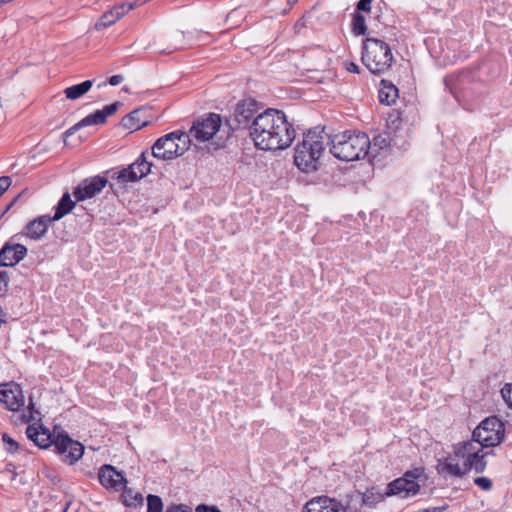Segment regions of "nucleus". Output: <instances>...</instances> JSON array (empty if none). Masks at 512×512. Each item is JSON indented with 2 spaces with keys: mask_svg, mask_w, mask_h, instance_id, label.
<instances>
[{
  "mask_svg": "<svg viewBox=\"0 0 512 512\" xmlns=\"http://www.w3.org/2000/svg\"><path fill=\"white\" fill-rule=\"evenodd\" d=\"M394 60L391 47L383 40L368 37L363 42L362 62L373 74L387 71Z\"/></svg>",
  "mask_w": 512,
  "mask_h": 512,
  "instance_id": "nucleus-4",
  "label": "nucleus"
},
{
  "mask_svg": "<svg viewBox=\"0 0 512 512\" xmlns=\"http://www.w3.org/2000/svg\"><path fill=\"white\" fill-rule=\"evenodd\" d=\"M166 512H193L192 508L186 504H171Z\"/></svg>",
  "mask_w": 512,
  "mask_h": 512,
  "instance_id": "nucleus-39",
  "label": "nucleus"
},
{
  "mask_svg": "<svg viewBox=\"0 0 512 512\" xmlns=\"http://www.w3.org/2000/svg\"><path fill=\"white\" fill-rule=\"evenodd\" d=\"M501 396L506 404L512 409V383L504 385L501 389Z\"/></svg>",
  "mask_w": 512,
  "mask_h": 512,
  "instance_id": "nucleus-36",
  "label": "nucleus"
},
{
  "mask_svg": "<svg viewBox=\"0 0 512 512\" xmlns=\"http://www.w3.org/2000/svg\"><path fill=\"white\" fill-rule=\"evenodd\" d=\"M142 112V109H135L129 114L125 115L121 121L123 127L132 131H136L145 126L147 122L142 120L140 117Z\"/></svg>",
  "mask_w": 512,
  "mask_h": 512,
  "instance_id": "nucleus-25",
  "label": "nucleus"
},
{
  "mask_svg": "<svg viewBox=\"0 0 512 512\" xmlns=\"http://www.w3.org/2000/svg\"><path fill=\"white\" fill-rule=\"evenodd\" d=\"M189 135L181 130L168 133L156 140L152 146L153 157L169 161L182 156L190 147Z\"/></svg>",
  "mask_w": 512,
  "mask_h": 512,
  "instance_id": "nucleus-5",
  "label": "nucleus"
},
{
  "mask_svg": "<svg viewBox=\"0 0 512 512\" xmlns=\"http://www.w3.org/2000/svg\"><path fill=\"white\" fill-rule=\"evenodd\" d=\"M195 512H221L216 506H208L206 504H200L196 507Z\"/></svg>",
  "mask_w": 512,
  "mask_h": 512,
  "instance_id": "nucleus-43",
  "label": "nucleus"
},
{
  "mask_svg": "<svg viewBox=\"0 0 512 512\" xmlns=\"http://www.w3.org/2000/svg\"><path fill=\"white\" fill-rule=\"evenodd\" d=\"M107 184L108 180L103 176L85 178L74 189L73 195L76 201L81 202L100 194Z\"/></svg>",
  "mask_w": 512,
  "mask_h": 512,
  "instance_id": "nucleus-13",
  "label": "nucleus"
},
{
  "mask_svg": "<svg viewBox=\"0 0 512 512\" xmlns=\"http://www.w3.org/2000/svg\"><path fill=\"white\" fill-rule=\"evenodd\" d=\"M184 33L181 31H173L167 34H164L155 41V44L163 45L168 44L166 49H163L162 52L168 50V52H172L174 50L183 49L185 47L184 42Z\"/></svg>",
  "mask_w": 512,
  "mask_h": 512,
  "instance_id": "nucleus-22",
  "label": "nucleus"
},
{
  "mask_svg": "<svg viewBox=\"0 0 512 512\" xmlns=\"http://www.w3.org/2000/svg\"><path fill=\"white\" fill-rule=\"evenodd\" d=\"M371 2L372 0H360L357 3V10L369 12L371 10Z\"/></svg>",
  "mask_w": 512,
  "mask_h": 512,
  "instance_id": "nucleus-44",
  "label": "nucleus"
},
{
  "mask_svg": "<svg viewBox=\"0 0 512 512\" xmlns=\"http://www.w3.org/2000/svg\"><path fill=\"white\" fill-rule=\"evenodd\" d=\"M98 479L103 487L106 489H113L115 491L122 489L126 483V479L123 474L109 464H105L99 469Z\"/></svg>",
  "mask_w": 512,
  "mask_h": 512,
  "instance_id": "nucleus-14",
  "label": "nucleus"
},
{
  "mask_svg": "<svg viewBox=\"0 0 512 512\" xmlns=\"http://www.w3.org/2000/svg\"><path fill=\"white\" fill-rule=\"evenodd\" d=\"M26 254L27 248L22 244H5L0 250V266H15Z\"/></svg>",
  "mask_w": 512,
  "mask_h": 512,
  "instance_id": "nucleus-16",
  "label": "nucleus"
},
{
  "mask_svg": "<svg viewBox=\"0 0 512 512\" xmlns=\"http://www.w3.org/2000/svg\"><path fill=\"white\" fill-rule=\"evenodd\" d=\"M93 86L92 80H86L82 83L72 85L64 89V94L69 100H77L85 95Z\"/></svg>",
  "mask_w": 512,
  "mask_h": 512,
  "instance_id": "nucleus-26",
  "label": "nucleus"
},
{
  "mask_svg": "<svg viewBox=\"0 0 512 512\" xmlns=\"http://www.w3.org/2000/svg\"><path fill=\"white\" fill-rule=\"evenodd\" d=\"M117 180L121 183L136 182L141 179V175L138 173L134 163L126 168H123L117 173Z\"/></svg>",
  "mask_w": 512,
  "mask_h": 512,
  "instance_id": "nucleus-29",
  "label": "nucleus"
},
{
  "mask_svg": "<svg viewBox=\"0 0 512 512\" xmlns=\"http://www.w3.org/2000/svg\"><path fill=\"white\" fill-rule=\"evenodd\" d=\"M8 281V273L6 271H0V296L7 291Z\"/></svg>",
  "mask_w": 512,
  "mask_h": 512,
  "instance_id": "nucleus-40",
  "label": "nucleus"
},
{
  "mask_svg": "<svg viewBox=\"0 0 512 512\" xmlns=\"http://www.w3.org/2000/svg\"><path fill=\"white\" fill-rule=\"evenodd\" d=\"M26 436L41 449L50 447L54 441L50 431L43 426L29 425L26 429Z\"/></svg>",
  "mask_w": 512,
  "mask_h": 512,
  "instance_id": "nucleus-19",
  "label": "nucleus"
},
{
  "mask_svg": "<svg viewBox=\"0 0 512 512\" xmlns=\"http://www.w3.org/2000/svg\"><path fill=\"white\" fill-rule=\"evenodd\" d=\"M134 165L141 175V179L150 173L152 163L147 161L146 153L143 152L134 162Z\"/></svg>",
  "mask_w": 512,
  "mask_h": 512,
  "instance_id": "nucleus-32",
  "label": "nucleus"
},
{
  "mask_svg": "<svg viewBox=\"0 0 512 512\" xmlns=\"http://www.w3.org/2000/svg\"><path fill=\"white\" fill-rule=\"evenodd\" d=\"M385 494L380 493L376 488L367 489L363 494L362 501L365 505L373 506L384 499Z\"/></svg>",
  "mask_w": 512,
  "mask_h": 512,
  "instance_id": "nucleus-30",
  "label": "nucleus"
},
{
  "mask_svg": "<svg viewBox=\"0 0 512 512\" xmlns=\"http://www.w3.org/2000/svg\"><path fill=\"white\" fill-rule=\"evenodd\" d=\"M120 105V102H114L110 105L105 106L101 110H97L96 112L87 115L78 123L67 129L63 134L64 137H69L73 135L75 132H77L79 129L86 126L104 124L107 120V117L113 115L118 110Z\"/></svg>",
  "mask_w": 512,
  "mask_h": 512,
  "instance_id": "nucleus-12",
  "label": "nucleus"
},
{
  "mask_svg": "<svg viewBox=\"0 0 512 512\" xmlns=\"http://www.w3.org/2000/svg\"><path fill=\"white\" fill-rule=\"evenodd\" d=\"M488 453L476 454L475 458H468L464 461L465 474L470 470H474L476 473H483L487 466L485 457Z\"/></svg>",
  "mask_w": 512,
  "mask_h": 512,
  "instance_id": "nucleus-27",
  "label": "nucleus"
},
{
  "mask_svg": "<svg viewBox=\"0 0 512 512\" xmlns=\"http://www.w3.org/2000/svg\"><path fill=\"white\" fill-rule=\"evenodd\" d=\"M2 439L5 444V449L7 452L15 453L18 450V443L14 439H12L8 434H3Z\"/></svg>",
  "mask_w": 512,
  "mask_h": 512,
  "instance_id": "nucleus-35",
  "label": "nucleus"
},
{
  "mask_svg": "<svg viewBox=\"0 0 512 512\" xmlns=\"http://www.w3.org/2000/svg\"><path fill=\"white\" fill-rule=\"evenodd\" d=\"M378 97L380 103L393 105L399 97L398 89L392 82L383 79L380 82Z\"/></svg>",
  "mask_w": 512,
  "mask_h": 512,
  "instance_id": "nucleus-23",
  "label": "nucleus"
},
{
  "mask_svg": "<svg viewBox=\"0 0 512 512\" xmlns=\"http://www.w3.org/2000/svg\"><path fill=\"white\" fill-rule=\"evenodd\" d=\"M390 145V137L387 133H381L373 138L370 148L379 152L380 150L386 149Z\"/></svg>",
  "mask_w": 512,
  "mask_h": 512,
  "instance_id": "nucleus-33",
  "label": "nucleus"
},
{
  "mask_svg": "<svg viewBox=\"0 0 512 512\" xmlns=\"http://www.w3.org/2000/svg\"><path fill=\"white\" fill-rule=\"evenodd\" d=\"M124 505L128 507H139L143 505V496L139 492H134L131 488L123 487L121 494Z\"/></svg>",
  "mask_w": 512,
  "mask_h": 512,
  "instance_id": "nucleus-28",
  "label": "nucleus"
},
{
  "mask_svg": "<svg viewBox=\"0 0 512 512\" xmlns=\"http://www.w3.org/2000/svg\"><path fill=\"white\" fill-rule=\"evenodd\" d=\"M123 81V77L121 75H113L109 78V84L112 86L119 85Z\"/></svg>",
  "mask_w": 512,
  "mask_h": 512,
  "instance_id": "nucleus-47",
  "label": "nucleus"
},
{
  "mask_svg": "<svg viewBox=\"0 0 512 512\" xmlns=\"http://www.w3.org/2000/svg\"><path fill=\"white\" fill-rule=\"evenodd\" d=\"M249 136L261 150H284L295 139V130L283 111L268 108L256 116Z\"/></svg>",
  "mask_w": 512,
  "mask_h": 512,
  "instance_id": "nucleus-1",
  "label": "nucleus"
},
{
  "mask_svg": "<svg viewBox=\"0 0 512 512\" xmlns=\"http://www.w3.org/2000/svg\"><path fill=\"white\" fill-rule=\"evenodd\" d=\"M475 485L485 491H489L492 488V481L487 477H477L474 479Z\"/></svg>",
  "mask_w": 512,
  "mask_h": 512,
  "instance_id": "nucleus-38",
  "label": "nucleus"
},
{
  "mask_svg": "<svg viewBox=\"0 0 512 512\" xmlns=\"http://www.w3.org/2000/svg\"><path fill=\"white\" fill-rule=\"evenodd\" d=\"M458 79L454 76H447L444 78V83L454 97L458 100V93L456 91V83Z\"/></svg>",
  "mask_w": 512,
  "mask_h": 512,
  "instance_id": "nucleus-37",
  "label": "nucleus"
},
{
  "mask_svg": "<svg viewBox=\"0 0 512 512\" xmlns=\"http://www.w3.org/2000/svg\"><path fill=\"white\" fill-rule=\"evenodd\" d=\"M53 445L62 462L68 465L75 464L84 454V445L73 440L65 431L54 437Z\"/></svg>",
  "mask_w": 512,
  "mask_h": 512,
  "instance_id": "nucleus-10",
  "label": "nucleus"
},
{
  "mask_svg": "<svg viewBox=\"0 0 512 512\" xmlns=\"http://www.w3.org/2000/svg\"><path fill=\"white\" fill-rule=\"evenodd\" d=\"M504 435V423L497 416L487 417L472 432L473 439L482 447L498 446Z\"/></svg>",
  "mask_w": 512,
  "mask_h": 512,
  "instance_id": "nucleus-7",
  "label": "nucleus"
},
{
  "mask_svg": "<svg viewBox=\"0 0 512 512\" xmlns=\"http://www.w3.org/2000/svg\"><path fill=\"white\" fill-rule=\"evenodd\" d=\"M0 402L7 410L19 411L25 405L21 385L14 381L0 384Z\"/></svg>",
  "mask_w": 512,
  "mask_h": 512,
  "instance_id": "nucleus-11",
  "label": "nucleus"
},
{
  "mask_svg": "<svg viewBox=\"0 0 512 512\" xmlns=\"http://www.w3.org/2000/svg\"><path fill=\"white\" fill-rule=\"evenodd\" d=\"M447 509H448V504H444V505L438 506V507L425 508V509L421 510V512H443Z\"/></svg>",
  "mask_w": 512,
  "mask_h": 512,
  "instance_id": "nucleus-45",
  "label": "nucleus"
},
{
  "mask_svg": "<svg viewBox=\"0 0 512 512\" xmlns=\"http://www.w3.org/2000/svg\"><path fill=\"white\" fill-rule=\"evenodd\" d=\"M258 112L257 103L253 99H246L239 102L234 111L232 120H226L227 137H230L236 129H248L252 131L253 122Z\"/></svg>",
  "mask_w": 512,
  "mask_h": 512,
  "instance_id": "nucleus-9",
  "label": "nucleus"
},
{
  "mask_svg": "<svg viewBox=\"0 0 512 512\" xmlns=\"http://www.w3.org/2000/svg\"><path fill=\"white\" fill-rule=\"evenodd\" d=\"M12 180L9 176L0 177V194L2 195L11 186Z\"/></svg>",
  "mask_w": 512,
  "mask_h": 512,
  "instance_id": "nucleus-41",
  "label": "nucleus"
},
{
  "mask_svg": "<svg viewBox=\"0 0 512 512\" xmlns=\"http://www.w3.org/2000/svg\"><path fill=\"white\" fill-rule=\"evenodd\" d=\"M76 202L71 199L69 192H65L55 207V214L51 216L52 220L58 221L70 213L75 207Z\"/></svg>",
  "mask_w": 512,
  "mask_h": 512,
  "instance_id": "nucleus-24",
  "label": "nucleus"
},
{
  "mask_svg": "<svg viewBox=\"0 0 512 512\" xmlns=\"http://www.w3.org/2000/svg\"><path fill=\"white\" fill-rule=\"evenodd\" d=\"M457 459L458 457L455 456V454L452 456H447L445 458L439 459L438 463L436 465V471L437 473L444 477H456V478H462L465 474V468L464 464L461 466Z\"/></svg>",
  "mask_w": 512,
  "mask_h": 512,
  "instance_id": "nucleus-15",
  "label": "nucleus"
},
{
  "mask_svg": "<svg viewBox=\"0 0 512 512\" xmlns=\"http://www.w3.org/2000/svg\"><path fill=\"white\" fill-rule=\"evenodd\" d=\"M483 448L473 438L471 441L459 442L453 446V452L456 457L464 458H475L476 454L483 453Z\"/></svg>",
  "mask_w": 512,
  "mask_h": 512,
  "instance_id": "nucleus-20",
  "label": "nucleus"
},
{
  "mask_svg": "<svg viewBox=\"0 0 512 512\" xmlns=\"http://www.w3.org/2000/svg\"><path fill=\"white\" fill-rule=\"evenodd\" d=\"M68 506L64 508L63 512H67Z\"/></svg>",
  "mask_w": 512,
  "mask_h": 512,
  "instance_id": "nucleus-49",
  "label": "nucleus"
},
{
  "mask_svg": "<svg viewBox=\"0 0 512 512\" xmlns=\"http://www.w3.org/2000/svg\"><path fill=\"white\" fill-rule=\"evenodd\" d=\"M54 222L50 215H42L28 222L25 226V235L33 240H39L46 234L49 225Z\"/></svg>",
  "mask_w": 512,
  "mask_h": 512,
  "instance_id": "nucleus-17",
  "label": "nucleus"
},
{
  "mask_svg": "<svg viewBox=\"0 0 512 512\" xmlns=\"http://www.w3.org/2000/svg\"><path fill=\"white\" fill-rule=\"evenodd\" d=\"M344 64H345L347 71L352 72V73H359V67L354 62L346 61Z\"/></svg>",
  "mask_w": 512,
  "mask_h": 512,
  "instance_id": "nucleus-46",
  "label": "nucleus"
},
{
  "mask_svg": "<svg viewBox=\"0 0 512 512\" xmlns=\"http://www.w3.org/2000/svg\"><path fill=\"white\" fill-rule=\"evenodd\" d=\"M341 504L326 496L315 497L308 501L303 512H340Z\"/></svg>",
  "mask_w": 512,
  "mask_h": 512,
  "instance_id": "nucleus-18",
  "label": "nucleus"
},
{
  "mask_svg": "<svg viewBox=\"0 0 512 512\" xmlns=\"http://www.w3.org/2000/svg\"><path fill=\"white\" fill-rule=\"evenodd\" d=\"M423 475V467H417L406 471L402 477L397 478L388 484L385 495H401L402 498H409L417 495L420 491V484L417 482V479Z\"/></svg>",
  "mask_w": 512,
  "mask_h": 512,
  "instance_id": "nucleus-8",
  "label": "nucleus"
},
{
  "mask_svg": "<svg viewBox=\"0 0 512 512\" xmlns=\"http://www.w3.org/2000/svg\"><path fill=\"white\" fill-rule=\"evenodd\" d=\"M370 146L371 141L366 133L345 131L331 138L330 152L335 158L350 162L365 158Z\"/></svg>",
  "mask_w": 512,
  "mask_h": 512,
  "instance_id": "nucleus-2",
  "label": "nucleus"
},
{
  "mask_svg": "<svg viewBox=\"0 0 512 512\" xmlns=\"http://www.w3.org/2000/svg\"><path fill=\"white\" fill-rule=\"evenodd\" d=\"M325 150L323 131L309 130L295 148L294 163L303 172L316 171L320 166V157Z\"/></svg>",
  "mask_w": 512,
  "mask_h": 512,
  "instance_id": "nucleus-3",
  "label": "nucleus"
},
{
  "mask_svg": "<svg viewBox=\"0 0 512 512\" xmlns=\"http://www.w3.org/2000/svg\"><path fill=\"white\" fill-rule=\"evenodd\" d=\"M352 32L356 35H365L367 26L365 24V17L360 13H355L352 19Z\"/></svg>",
  "mask_w": 512,
  "mask_h": 512,
  "instance_id": "nucleus-31",
  "label": "nucleus"
},
{
  "mask_svg": "<svg viewBox=\"0 0 512 512\" xmlns=\"http://www.w3.org/2000/svg\"><path fill=\"white\" fill-rule=\"evenodd\" d=\"M187 134L199 142H206L213 136L223 142L229 138L226 124L222 125V118L216 113H208L196 119Z\"/></svg>",
  "mask_w": 512,
  "mask_h": 512,
  "instance_id": "nucleus-6",
  "label": "nucleus"
},
{
  "mask_svg": "<svg viewBox=\"0 0 512 512\" xmlns=\"http://www.w3.org/2000/svg\"><path fill=\"white\" fill-rule=\"evenodd\" d=\"M127 14L123 4L116 5L109 11L105 12L100 19L95 23V29L96 30H102L105 29L112 24H114L116 21L120 20L122 17H124Z\"/></svg>",
  "mask_w": 512,
  "mask_h": 512,
  "instance_id": "nucleus-21",
  "label": "nucleus"
},
{
  "mask_svg": "<svg viewBox=\"0 0 512 512\" xmlns=\"http://www.w3.org/2000/svg\"><path fill=\"white\" fill-rule=\"evenodd\" d=\"M28 409H29V413L28 414H23L22 415V420L23 422L25 423H28L30 422L31 420L34 419V416H33V411H34V403H33V400L32 398H30V401H29V405H28Z\"/></svg>",
  "mask_w": 512,
  "mask_h": 512,
  "instance_id": "nucleus-42",
  "label": "nucleus"
},
{
  "mask_svg": "<svg viewBox=\"0 0 512 512\" xmlns=\"http://www.w3.org/2000/svg\"><path fill=\"white\" fill-rule=\"evenodd\" d=\"M147 512H163L162 499L153 494L147 496Z\"/></svg>",
  "mask_w": 512,
  "mask_h": 512,
  "instance_id": "nucleus-34",
  "label": "nucleus"
},
{
  "mask_svg": "<svg viewBox=\"0 0 512 512\" xmlns=\"http://www.w3.org/2000/svg\"><path fill=\"white\" fill-rule=\"evenodd\" d=\"M297 0H288L290 3H295Z\"/></svg>",
  "mask_w": 512,
  "mask_h": 512,
  "instance_id": "nucleus-48",
  "label": "nucleus"
}]
</instances>
